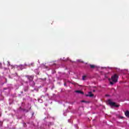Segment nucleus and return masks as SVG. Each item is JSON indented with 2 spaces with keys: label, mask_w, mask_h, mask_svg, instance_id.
Listing matches in <instances>:
<instances>
[{
  "label": "nucleus",
  "mask_w": 129,
  "mask_h": 129,
  "mask_svg": "<svg viewBox=\"0 0 129 129\" xmlns=\"http://www.w3.org/2000/svg\"><path fill=\"white\" fill-rule=\"evenodd\" d=\"M82 102H86V101H85V100H82Z\"/></svg>",
  "instance_id": "nucleus-13"
},
{
  "label": "nucleus",
  "mask_w": 129,
  "mask_h": 129,
  "mask_svg": "<svg viewBox=\"0 0 129 129\" xmlns=\"http://www.w3.org/2000/svg\"><path fill=\"white\" fill-rule=\"evenodd\" d=\"M4 89H5V90H6V89H7V88H4Z\"/></svg>",
  "instance_id": "nucleus-15"
},
{
  "label": "nucleus",
  "mask_w": 129,
  "mask_h": 129,
  "mask_svg": "<svg viewBox=\"0 0 129 129\" xmlns=\"http://www.w3.org/2000/svg\"><path fill=\"white\" fill-rule=\"evenodd\" d=\"M91 69H94V68H96V67L94 64H90L89 65Z\"/></svg>",
  "instance_id": "nucleus-8"
},
{
  "label": "nucleus",
  "mask_w": 129,
  "mask_h": 129,
  "mask_svg": "<svg viewBox=\"0 0 129 129\" xmlns=\"http://www.w3.org/2000/svg\"><path fill=\"white\" fill-rule=\"evenodd\" d=\"M24 91L26 92V91H28V88H27L26 89L24 90Z\"/></svg>",
  "instance_id": "nucleus-12"
},
{
  "label": "nucleus",
  "mask_w": 129,
  "mask_h": 129,
  "mask_svg": "<svg viewBox=\"0 0 129 129\" xmlns=\"http://www.w3.org/2000/svg\"><path fill=\"white\" fill-rule=\"evenodd\" d=\"M85 78H86V76H83V80H85Z\"/></svg>",
  "instance_id": "nucleus-11"
},
{
  "label": "nucleus",
  "mask_w": 129,
  "mask_h": 129,
  "mask_svg": "<svg viewBox=\"0 0 129 129\" xmlns=\"http://www.w3.org/2000/svg\"><path fill=\"white\" fill-rule=\"evenodd\" d=\"M29 66H32V67H34V62H32V63H30V64H29Z\"/></svg>",
  "instance_id": "nucleus-9"
},
{
  "label": "nucleus",
  "mask_w": 129,
  "mask_h": 129,
  "mask_svg": "<svg viewBox=\"0 0 129 129\" xmlns=\"http://www.w3.org/2000/svg\"><path fill=\"white\" fill-rule=\"evenodd\" d=\"M107 102L111 106H114L115 107H118L119 106V105L116 104L115 102H112L111 99L108 100Z\"/></svg>",
  "instance_id": "nucleus-2"
},
{
  "label": "nucleus",
  "mask_w": 129,
  "mask_h": 129,
  "mask_svg": "<svg viewBox=\"0 0 129 129\" xmlns=\"http://www.w3.org/2000/svg\"><path fill=\"white\" fill-rule=\"evenodd\" d=\"M29 83L31 86H32V87H34V86H35V85L36 84V83H35V82H34V81H31V82H29Z\"/></svg>",
  "instance_id": "nucleus-5"
},
{
  "label": "nucleus",
  "mask_w": 129,
  "mask_h": 129,
  "mask_svg": "<svg viewBox=\"0 0 129 129\" xmlns=\"http://www.w3.org/2000/svg\"><path fill=\"white\" fill-rule=\"evenodd\" d=\"M86 96L89 97H93L94 94H92V92H89L88 94L86 95Z\"/></svg>",
  "instance_id": "nucleus-4"
},
{
  "label": "nucleus",
  "mask_w": 129,
  "mask_h": 129,
  "mask_svg": "<svg viewBox=\"0 0 129 129\" xmlns=\"http://www.w3.org/2000/svg\"><path fill=\"white\" fill-rule=\"evenodd\" d=\"M25 77H26L27 78V79H28V80H29V82H31V81H33V80H34V76L33 75H31V76L27 75L25 76Z\"/></svg>",
  "instance_id": "nucleus-3"
},
{
  "label": "nucleus",
  "mask_w": 129,
  "mask_h": 129,
  "mask_svg": "<svg viewBox=\"0 0 129 129\" xmlns=\"http://www.w3.org/2000/svg\"><path fill=\"white\" fill-rule=\"evenodd\" d=\"M75 92H76L77 93H80V94H84V92L80 91V90H76L75 91Z\"/></svg>",
  "instance_id": "nucleus-7"
},
{
  "label": "nucleus",
  "mask_w": 129,
  "mask_h": 129,
  "mask_svg": "<svg viewBox=\"0 0 129 129\" xmlns=\"http://www.w3.org/2000/svg\"><path fill=\"white\" fill-rule=\"evenodd\" d=\"M118 79V76H117V75L116 74L114 75V76H113L111 77V79L110 81V84L111 85H113L114 83H116V82L117 81Z\"/></svg>",
  "instance_id": "nucleus-1"
},
{
  "label": "nucleus",
  "mask_w": 129,
  "mask_h": 129,
  "mask_svg": "<svg viewBox=\"0 0 129 129\" xmlns=\"http://www.w3.org/2000/svg\"><path fill=\"white\" fill-rule=\"evenodd\" d=\"M124 114H125V116H126V117H129V111L128 110H126L124 112Z\"/></svg>",
  "instance_id": "nucleus-6"
},
{
  "label": "nucleus",
  "mask_w": 129,
  "mask_h": 129,
  "mask_svg": "<svg viewBox=\"0 0 129 129\" xmlns=\"http://www.w3.org/2000/svg\"><path fill=\"white\" fill-rule=\"evenodd\" d=\"M118 118H120V119H122V118H124V117L123 116H119Z\"/></svg>",
  "instance_id": "nucleus-10"
},
{
  "label": "nucleus",
  "mask_w": 129,
  "mask_h": 129,
  "mask_svg": "<svg viewBox=\"0 0 129 129\" xmlns=\"http://www.w3.org/2000/svg\"><path fill=\"white\" fill-rule=\"evenodd\" d=\"M93 92H95V90H93Z\"/></svg>",
  "instance_id": "nucleus-14"
}]
</instances>
